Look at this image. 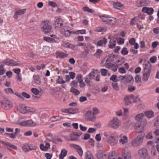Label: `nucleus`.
I'll return each instance as SVG.
<instances>
[{"instance_id":"8","label":"nucleus","mask_w":159,"mask_h":159,"mask_svg":"<svg viewBox=\"0 0 159 159\" xmlns=\"http://www.w3.org/2000/svg\"><path fill=\"white\" fill-rule=\"evenodd\" d=\"M120 125L119 120L117 118L114 117L109 124V126L114 129H116Z\"/></svg>"},{"instance_id":"47","label":"nucleus","mask_w":159,"mask_h":159,"mask_svg":"<svg viewBox=\"0 0 159 159\" xmlns=\"http://www.w3.org/2000/svg\"><path fill=\"white\" fill-rule=\"evenodd\" d=\"M83 10L85 11H87L89 12L92 13L93 10L92 9H89L88 7H84L83 8Z\"/></svg>"},{"instance_id":"42","label":"nucleus","mask_w":159,"mask_h":159,"mask_svg":"<svg viewBox=\"0 0 159 159\" xmlns=\"http://www.w3.org/2000/svg\"><path fill=\"white\" fill-rule=\"evenodd\" d=\"M117 77L116 75H113L110 77V80L114 82H117L118 81Z\"/></svg>"},{"instance_id":"6","label":"nucleus","mask_w":159,"mask_h":159,"mask_svg":"<svg viewBox=\"0 0 159 159\" xmlns=\"http://www.w3.org/2000/svg\"><path fill=\"white\" fill-rule=\"evenodd\" d=\"M52 26L49 22H44L42 25L41 30L45 34H48L52 30Z\"/></svg>"},{"instance_id":"5","label":"nucleus","mask_w":159,"mask_h":159,"mask_svg":"<svg viewBox=\"0 0 159 159\" xmlns=\"http://www.w3.org/2000/svg\"><path fill=\"white\" fill-rule=\"evenodd\" d=\"M118 139V135L116 133L112 134L109 137L107 143L111 146H113L116 144Z\"/></svg>"},{"instance_id":"19","label":"nucleus","mask_w":159,"mask_h":159,"mask_svg":"<svg viewBox=\"0 0 159 159\" xmlns=\"http://www.w3.org/2000/svg\"><path fill=\"white\" fill-rule=\"evenodd\" d=\"M85 118L89 120H92L95 119V116L91 111L88 110L86 113Z\"/></svg>"},{"instance_id":"9","label":"nucleus","mask_w":159,"mask_h":159,"mask_svg":"<svg viewBox=\"0 0 159 159\" xmlns=\"http://www.w3.org/2000/svg\"><path fill=\"white\" fill-rule=\"evenodd\" d=\"M143 135H139L134 139L133 140L131 143L133 146L136 147L140 145L143 142Z\"/></svg>"},{"instance_id":"14","label":"nucleus","mask_w":159,"mask_h":159,"mask_svg":"<svg viewBox=\"0 0 159 159\" xmlns=\"http://www.w3.org/2000/svg\"><path fill=\"white\" fill-rule=\"evenodd\" d=\"M134 98V96L132 95L125 96L124 98L125 104L128 105L131 104Z\"/></svg>"},{"instance_id":"56","label":"nucleus","mask_w":159,"mask_h":159,"mask_svg":"<svg viewBox=\"0 0 159 159\" xmlns=\"http://www.w3.org/2000/svg\"><path fill=\"white\" fill-rule=\"evenodd\" d=\"M93 114L95 116V115H97L99 113V110L96 107H94L93 109Z\"/></svg>"},{"instance_id":"24","label":"nucleus","mask_w":159,"mask_h":159,"mask_svg":"<svg viewBox=\"0 0 159 159\" xmlns=\"http://www.w3.org/2000/svg\"><path fill=\"white\" fill-rule=\"evenodd\" d=\"M120 139L119 140V142L120 143L122 144H125L127 143L128 140V138L126 136L121 134L120 136Z\"/></svg>"},{"instance_id":"31","label":"nucleus","mask_w":159,"mask_h":159,"mask_svg":"<svg viewBox=\"0 0 159 159\" xmlns=\"http://www.w3.org/2000/svg\"><path fill=\"white\" fill-rule=\"evenodd\" d=\"M116 40H113L112 39H111L108 45L109 48H114L116 46Z\"/></svg>"},{"instance_id":"55","label":"nucleus","mask_w":159,"mask_h":159,"mask_svg":"<svg viewBox=\"0 0 159 159\" xmlns=\"http://www.w3.org/2000/svg\"><path fill=\"white\" fill-rule=\"evenodd\" d=\"M22 95L24 97L29 98H30V95L25 92H23L21 93Z\"/></svg>"},{"instance_id":"27","label":"nucleus","mask_w":159,"mask_h":159,"mask_svg":"<svg viewBox=\"0 0 159 159\" xmlns=\"http://www.w3.org/2000/svg\"><path fill=\"white\" fill-rule=\"evenodd\" d=\"M56 55L60 58H64L68 56L67 54L63 52H57L56 53Z\"/></svg>"},{"instance_id":"46","label":"nucleus","mask_w":159,"mask_h":159,"mask_svg":"<svg viewBox=\"0 0 159 159\" xmlns=\"http://www.w3.org/2000/svg\"><path fill=\"white\" fill-rule=\"evenodd\" d=\"M111 85L114 89L116 91H118L119 90V88L117 83H112Z\"/></svg>"},{"instance_id":"2","label":"nucleus","mask_w":159,"mask_h":159,"mask_svg":"<svg viewBox=\"0 0 159 159\" xmlns=\"http://www.w3.org/2000/svg\"><path fill=\"white\" fill-rule=\"evenodd\" d=\"M103 22L108 25H113L117 22L118 20L113 17L108 16L106 15H103L99 16Z\"/></svg>"},{"instance_id":"43","label":"nucleus","mask_w":159,"mask_h":159,"mask_svg":"<svg viewBox=\"0 0 159 159\" xmlns=\"http://www.w3.org/2000/svg\"><path fill=\"white\" fill-rule=\"evenodd\" d=\"M70 137L71 141H75L77 139V136L75 135L74 132L70 134Z\"/></svg>"},{"instance_id":"37","label":"nucleus","mask_w":159,"mask_h":159,"mask_svg":"<svg viewBox=\"0 0 159 159\" xmlns=\"http://www.w3.org/2000/svg\"><path fill=\"white\" fill-rule=\"evenodd\" d=\"M144 115L143 113L139 114L136 116V118L137 120L138 121L137 123H140V120L143 117Z\"/></svg>"},{"instance_id":"12","label":"nucleus","mask_w":159,"mask_h":159,"mask_svg":"<svg viewBox=\"0 0 159 159\" xmlns=\"http://www.w3.org/2000/svg\"><path fill=\"white\" fill-rule=\"evenodd\" d=\"M121 155L124 159H130L131 158L130 152L127 148L123 150Z\"/></svg>"},{"instance_id":"16","label":"nucleus","mask_w":159,"mask_h":159,"mask_svg":"<svg viewBox=\"0 0 159 159\" xmlns=\"http://www.w3.org/2000/svg\"><path fill=\"white\" fill-rule=\"evenodd\" d=\"M107 42V39L106 38H103L102 40H100L97 41V40L93 41V43L97 46H101L102 44L105 45Z\"/></svg>"},{"instance_id":"18","label":"nucleus","mask_w":159,"mask_h":159,"mask_svg":"<svg viewBox=\"0 0 159 159\" xmlns=\"http://www.w3.org/2000/svg\"><path fill=\"white\" fill-rule=\"evenodd\" d=\"M125 79L124 81V83L126 84L128 83H130L133 84L134 82L133 77L131 75H125Z\"/></svg>"},{"instance_id":"48","label":"nucleus","mask_w":159,"mask_h":159,"mask_svg":"<svg viewBox=\"0 0 159 159\" xmlns=\"http://www.w3.org/2000/svg\"><path fill=\"white\" fill-rule=\"evenodd\" d=\"M154 126L156 127H159V116L157 117L154 122Z\"/></svg>"},{"instance_id":"26","label":"nucleus","mask_w":159,"mask_h":159,"mask_svg":"<svg viewBox=\"0 0 159 159\" xmlns=\"http://www.w3.org/2000/svg\"><path fill=\"white\" fill-rule=\"evenodd\" d=\"M33 84L35 85H39L41 84V81L40 80L39 76L38 75L34 76Z\"/></svg>"},{"instance_id":"1","label":"nucleus","mask_w":159,"mask_h":159,"mask_svg":"<svg viewBox=\"0 0 159 159\" xmlns=\"http://www.w3.org/2000/svg\"><path fill=\"white\" fill-rule=\"evenodd\" d=\"M143 76L142 80L146 82L148 80L150 76V74L151 70V65L148 61L146 64L143 65Z\"/></svg>"},{"instance_id":"10","label":"nucleus","mask_w":159,"mask_h":159,"mask_svg":"<svg viewBox=\"0 0 159 159\" xmlns=\"http://www.w3.org/2000/svg\"><path fill=\"white\" fill-rule=\"evenodd\" d=\"M96 156L98 159H107L108 154L105 151L100 150L97 152Z\"/></svg>"},{"instance_id":"53","label":"nucleus","mask_w":159,"mask_h":159,"mask_svg":"<svg viewBox=\"0 0 159 159\" xmlns=\"http://www.w3.org/2000/svg\"><path fill=\"white\" fill-rule=\"evenodd\" d=\"M29 152L30 151L36 150L37 148L36 146L34 145H29Z\"/></svg>"},{"instance_id":"61","label":"nucleus","mask_w":159,"mask_h":159,"mask_svg":"<svg viewBox=\"0 0 159 159\" xmlns=\"http://www.w3.org/2000/svg\"><path fill=\"white\" fill-rule=\"evenodd\" d=\"M146 138L147 139H151L153 138L152 134L151 133H149L146 136Z\"/></svg>"},{"instance_id":"54","label":"nucleus","mask_w":159,"mask_h":159,"mask_svg":"<svg viewBox=\"0 0 159 159\" xmlns=\"http://www.w3.org/2000/svg\"><path fill=\"white\" fill-rule=\"evenodd\" d=\"M48 5L53 7H55L57 6V5L56 3L55 2L52 1H49Z\"/></svg>"},{"instance_id":"35","label":"nucleus","mask_w":159,"mask_h":159,"mask_svg":"<svg viewBox=\"0 0 159 159\" xmlns=\"http://www.w3.org/2000/svg\"><path fill=\"white\" fill-rule=\"evenodd\" d=\"M71 92L73 93L75 95H78L80 94V92L77 89L73 87H71L70 89Z\"/></svg>"},{"instance_id":"34","label":"nucleus","mask_w":159,"mask_h":159,"mask_svg":"<svg viewBox=\"0 0 159 159\" xmlns=\"http://www.w3.org/2000/svg\"><path fill=\"white\" fill-rule=\"evenodd\" d=\"M85 157L86 159H93L92 154L89 151H87L85 153Z\"/></svg>"},{"instance_id":"41","label":"nucleus","mask_w":159,"mask_h":159,"mask_svg":"<svg viewBox=\"0 0 159 159\" xmlns=\"http://www.w3.org/2000/svg\"><path fill=\"white\" fill-rule=\"evenodd\" d=\"M22 148L23 150L25 152H29V147L28 145H25L22 147Z\"/></svg>"},{"instance_id":"4","label":"nucleus","mask_w":159,"mask_h":159,"mask_svg":"<svg viewBox=\"0 0 159 159\" xmlns=\"http://www.w3.org/2000/svg\"><path fill=\"white\" fill-rule=\"evenodd\" d=\"M138 155L139 159H150V157L146 148H142L138 152Z\"/></svg>"},{"instance_id":"45","label":"nucleus","mask_w":159,"mask_h":159,"mask_svg":"<svg viewBox=\"0 0 159 159\" xmlns=\"http://www.w3.org/2000/svg\"><path fill=\"white\" fill-rule=\"evenodd\" d=\"M82 78V76L81 75H78L76 77V79L78 82L81 83L83 81Z\"/></svg>"},{"instance_id":"20","label":"nucleus","mask_w":159,"mask_h":159,"mask_svg":"<svg viewBox=\"0 0 159 159\" xmlns=\"http://www.w3.org/2000/svg\"><path fill=\"white\" fill-rule=\"evenodd\" d=\"M142 11L144 13H146L148 15L152 14L154 12V10L152 8H149L146 7H143L142 8Z\"/></svg>"},{"instance_id":"57","label":"nucleus","mask_w":159,"mask_h":159,"mask_svg":"<svg viewBox=\"0 0 159 159\" xmlns=\"http://www.w3.org/2000/svg\"><path fill=\"white\" fill-rule=\"evenodd\" d=\"M125 75H120L119 76L117 79V80L118 81H120V82H122L123 80H125Z\"/></svg>"},{"instance_id":"40","label":"nucleus","mask_w":159,"mask_h":159,"mask_svg":"<svg viewBox=\"0 0 159 159\" xmlns=\"http://www.w3.org/2000/svg\"><path fill=\"white\" fill-rule=\"evenodd\" d=\"M31 92L34 94L38 95L39 93V91L36 88H33L31 89Z\"/></svg>"},{"instance_id":"39","label":"nucleus","mask_w":159,"mask_h":159,"mask_svg":"<svg viewBox=\"0 0 159 159\" xmlns=\"http://www.w3.org/2000/svg\"><path fill=\"white\" fill-rule=\"evenodd\" d=\"M128 52L127 48L125 47L123 48L121 51V53L123 55H126Z\"/></svg>"},{"instance_id":"38","label":"nucleus","mask_w":159,"mask_h":159,"mask_svg":"<svg viewBox=\"0 0 159 159\" xmlns=\"http://www.w3.org/2000/svg\"><path fill=\"white\" fill-rule=\"evenodd\" d=\"M113 6L115 8L119 9V8L122 7V4L119 2H115L113 3Z\"/></svg>"},{"instance_id":"3","label":"nucleus","mask_w":159,"mask_h":159,"mask_svg":"<svg viewBox=\"0 0 159 159\" xmlns=\"http://www.w3.org/2000/svg\"><path fill=\"white\" fill-rule=\"evenodd\" d=\"M18 111L21 113L25 114L29 112H34L36 110L32 108L27 107L24 104H20L17 108Z\"/></svg>"},{"instance_id":"17","label":"nucleus","mask_w":159,"mask_h":159,"mask_svg":"<svg viewBox=\"0 0 159 159\" xmlns=\"http://www.w3.org/2000/svg\"><path fill=\"white\" fill-rule=\"evenodd\" d=\"M144 126L141 123H136L135 126L136 132L138 133H141L144 130Z\"/></svg>"},{"instance_id":"51","label":"nucleus","mask_w":159,"mask_h":159,"mask_svg":"<svg viewBox=\"0 0 159 159\" xmlns=\"http://www.w3.org/2000/svg\"><path fill=\"white\" fill-rule=\"evenodd\" d=\"M58 79L57 82V83L60 84H63L65 83V82L63 80L62 78H60L59 76H58Z\"/></svg>"},{"instance_id":"32","label":"nucleus","mask_w":159,"mask_h":159,"mask_svg":"<svg viewBox=\"0 0 159 159\" xmlns=\"http://www.w3.org/2000/svg\"><path fill=\"white\" fill-rule=\"evenodd\" d=\"M69 113L70 114H74L77 113L78 111V109L76 108H68Z\"/></svg>"},{"instance_id":"28","label":"nucleus","mask_w":159,"mask_h":159,"mask_svg":"<svg viewBox=\"0 0 159 159\" xmlns=\"http://www.w3.org/2000/svg\"><path fill=\"white\" fill-rule=\"evenodd\" d=\"M145 115L148 118H151L154 116V112L152 111H147L144 112Z\"/></svg>"},{"instance_id":"52","label":"nucleus","mask_w":159,"mask_h":159,"mask_svg":"<svg viewBox=\"0 0 159 159\" xmlns=\"http://www.w3.org/2000/svg\"><path fill=\"white\" fill-rule=\"evenodd\" d=\"M135 82L137 83L139 82V81H141V77L140 75H137L135 77Z\"/></svg>"},{"instance_id":"15","label":"nucleus","mask_w":159,"mask_h":159,"mask_svg":"<svg viewBox=\"0 0 159 159\" xmlns=\"http://www.w3.org/2000/svg\"><path fill=\"white\" fill-rule=\"evenodd\" d=\"M3 63H5L6 65L11 66H18L20 64L16 62H14L13 60H11L10 59H7L6 60L2 61Z\"/></svg>"},{"instance_id":"25","label":"nucleus","mask_w":159,"mask_h":159,"mask_svg":"<svg viewBox=\"0 0 159 159\" xmlns=\"http://www.w3.org/2000/svg\"><path fill=\"white\" fill-rule=\"evenodd\" d=\"M99 72V71L98 70L93 69L92 71L88 74V76L90 80H92L94 78L95 73H98Z\"/></svg>"},{"instance_id":"59","label":"nucleus","mask_w":159,"mask_h":159,"mask_svg":"<svg viewBox=\"0 0 159 159\" xmlns=\"http://www.w3.org/2000/svg\"><path fill=\"white\" fill-rule=\"evenodd\" d=\"M124 42V39L122 38H119L117 40V43L119 44H122Z\"/></svg>"},{"instance_id":"23","label":"nucleus","mask_w":159,"mask_h":159,"mask_svg":"<svg viewBox=\"0 0 159 159\" xmlns=\"http://www.w3.org/2000/svg\"><path fill=\"white\" fill-rule=\"evenodd\" d=\"M125 61V58L123 57H121L118 59L115 63L116 66L118 67L123 64Z\"/></svg>"},{"instance_id":"62","label":"nucleus","mask_w":159,"mask_h":159,"mask_svg":"<svg viewBox=\"0 0 159 159\" xmlns=\"http://www.w3.org/2000/svg\"><path fill=\"white\" fill-rule=\"evenodd\" d=\"M135 42V39L134 38H131L129 41V43L131 45H134Z\"/></svg>"},{"instance_id":"64","label":"nucleus","mask_w":159,"mask_h":159,"mask_svg":"<svg viewBox=\"0 0 159 159\" xmlns=\"http://www.w3.org/2000/svg\"><path fill=\"white\" fill-rule=\"evenodd\" d=\"M114 152H112L108 156V159H116L114 156Z\"/></svg>"},{"instance_id":"60","label":"nucleus","mask_w":159,"mask_h":159,"mask_svg":"<svg viewBox=\"0 0 159 159\" xmlns=\"http://www.w3.org/2000/svg\"><path fill=\"white\" fill-rule=\"evenodd\" d=\"M96 30L97 32H102L106 31V30L105 29H104L102 28L99 27H96Z\"/></svg>"},{"instance_id":"58","label":"nucleus","mask_w":159,"mask_h":159,"mask_svg":"<svg viewBox=\"0 0 159 159\" xmlns=\"http://www.w3.org/2000/svg\"><path fill=\"white\" fill-rule=\"evenodd\" d=\"M86 33V30H78L76 32V34H84Z\"/></svg>"},{"instance_id":"44","label":"nucleus","mask_w":159,"mask_h":159,"mask_svg":"<svg viewBox=\"0 0 159 159\" xmlns=\"http://www.w3.org/2000/svg\"><path fill=\"white\" fill-rule=\"evenodd\" d=\"M51 119L52 121L55 122L60 120L61 118H60L58 116H53Z\"/></svg>"},{"instance_id":"36","label":"nucleus","mask_w":159,"mask_h":159,"mask_svg":"<svg viewBox=\"0 0 159 159\" xmlns=\"http://www.w3.org/2000/svg\"><path fill=\"white\" fill-rule=\"evenodd\" d=\"M102 53V50L100 49H98L97 50L96 52L94 54V56L97 58H99L101 56V54Z\"/></svg>"},{"instance_id":"30","label":"nucleus","mask_w":159,"mask_h":159,"mask_svg":"<svg viewBox=\"0 0 159 159\" xmlns=\"http://www.w3.org/2000/svg\"><path fill=\"white\" fill-rule=\"evenodd\" d=\"M59 30H60L61 32L63 34H64L66 32H68L70 34L71 33V32L69 30L68 27L64 26L63 28L62 27Z\"/></svg>"},{"instance_id":"7","label":"nucleus","mask_w":159,"mask_h":159,"mask_svg":"<svg viewBox=\"0 0 159 159\" xmlns=\"http://www.w3.org/2000/svg\"><path fill=\"white\" fill-rule=\"evenodd\" d=\"M19 125L21 126L34 127L36 125V123L32 120H30L20 122L19 123Z\"/></svg>"},{"instance_id":"33","label":"nucleus","mask_w":159,"mask_h":159,"mask_svg":"<svg viewBox=\"0 0 159 159\" xmlns=\"http://www.w3.org/2000/svg\"><path fill=\"white\" fill-rule=\"evenodd\" d=\"M75 148L77 150V152L79 155L80 156L83 155V150L82 148L79 146L77 145H75Z\"/></svg>"},{"instance_id":"22","label":"nucleus","mask_w":159,"mask_h":159,"mask_svg":"<svg viewBox=\"0 0 159 159\" xmlns=\"http://www.w3.org/2000/svg\"><path fill=\"white\" fill-rule=\"evenodd\" d=\"M0 143L1 144L5 145L7 148H10L15 149H17V147L11 144V143L8 142H5L4 141L0 140Z\"/></svg>"},{"instance_id":"63","label":"nucleus","mask_w":159,"mask_h":159,"mask_svg":"<svg viewBox=\"0 0 159 159\" xmlns=\"http://www.w3.org/2000/svg\"><path fill=\"white\" fill-rule=\"evenodd\" d=\"M157 59V57L156 56H153L150 58V61L152 63H154Z\"/></svg>"},{"instance_id":"50","label":"nucleus","mask_w":159,"mask_h":159,"mask_svg":"<svg viewBox=\"0 0 159 159\" xmlns=\"http://www.w3.org/2000/svg\"><path fill=\"white\" fill-rule=\"evenodd\" d=\"M101 72L102 75L105 76L107 75V71L106 69H102L101 70Z\"/></svg>"},{"instance_id":"49","label":"nucleus","mask_w":159,"mask_h":159,"mask_svg":"<svg viewBox=\"0 0 159 159\" xmlns=\"http://www.w3.org/2000/svg\"><path fill=\"white\" fill-rule=\"evenodd\" d=\"M119 72L122 74L125 73H126V71L123 67L119 68L118 69Z\"/></svg>"},{"instance_id":"29","label":"nucleus","mask_w":159,"mask_h":159,"mask_svg":"<svg viewBox=\"0 0 159 159\" xmlns=\"http://www.w3.org/2000/svg\"><path fill=\"white\" fill-rule=\"evenodd\" d=\"M67 154V151L66 149L62 150L61 153L59 155V159H63L64 157L66 156Z\"/></svg>"},{"instance_id":"13","label":"nucleus","mask_w":159,"mask_h":159,"mask_svg":"<svg viewBox=\"0 0 159 159\" xmlns=\"http://www.w3.org/2000/svg\"><path fill=\"white\" fill-rule=\"evenodd\" d=\"M1 103L2 107L5 109H8L12 106L11 102L8 100L5 99L3 100Z\"/></svg>"},{"instance_id":"21","label":"nucleus","mask_w":159,"mask_h":159,"mask_svg":"<svg viewBox=\"0 0 159 159\" xmlns=\"http://www.w3.org/2000/svg\"><path fill=\"white\" fill-rule=\"evenodd\" d=\"M26 11V9H23L16 11L15 13L13 16L14 18L16 19H17L18 16L24 14L25 12Z\"/></svg>"},{"instance_id":"11","label":"nucleus","mask_w":159,"mask_h":159,"mask_svg":"<svg viewBox=\"0 0 159 159\" xmlns=\"http://www.w3.org/2000/svg\"><path fill=\"white\" fill-rule=\"evenodd\" d=\"M63 21L61 18L57 19L54 22L53 25L57 29H60L63 26Z\"/></svg>"}]
</instances>
